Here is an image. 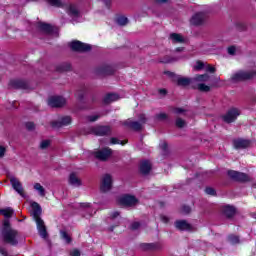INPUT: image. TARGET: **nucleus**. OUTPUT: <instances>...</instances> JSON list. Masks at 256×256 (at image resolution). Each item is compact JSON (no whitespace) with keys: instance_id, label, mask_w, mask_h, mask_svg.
<instances>
[{"instance_id":"f257e3e1","label":"nucleus","mask_w":256,"mask_h":256,"mask_svg":"<svg viewBox=\"0 0 256 256\" xmlns=\"http://www.w3.org/2000/svg\"><path fill=\"white\" fill-rule=\"evenodd\" d=\"M31 215L34 221H36L37 230L40 237L45 239L47 237V228L45 227V222L43 221V219L39 217V215H41V206L39 205V203H31Z\"/></svg>"},{"instance_id":"f03ea898","label":"nucleus","mask_w":256,"mask_h":256,"mask_svg":"<svg viewBox=\"0 0 256 256\" xmlns=\"http://www.w3.org/2000/svg\"><path fill=\"white\" fill-rule=\"evenodd\" d=\"M2 239L5 243L9 245H17L19 241H17L18 233L16 230L11 229V225L9 220H4L3 228L1 229Z\"/></svg>"},{"instance_id":"7ed1b4c3","label":"nucleus","mask_w":256,"mask_h":256,"mask_svg":"<svg viewBox=\"0 0 256 256\" xmlns=\"http://www.w3.org/2000/svg\"><path fill=\"white\" fill-rule=\"evenodd\" d=\"M255 77V71H239L232 75V83H238V81H247V79H252Z\"/></svg>"},{"instance_id":"20e7f679","label":"nucleus","mask_w":256,"mask_h":256,"mask_svg":"<svg viewBox=\"0 0 256 256\" xmlns=\"http://www.w3.org/2000/svg\"><path fill=\"white\" fill-rule=\"evenodd\" d=\"M146 118L144 116V114H142L140 116V122L138 121H133V120H127L125 122V125H127V127H130V129H133L134 131H141V129H143V124L145 123Z\"/></svg>"},{"instance_id":"39448f33","label":"nucleus","mask_w":256,"mask_h":256,"mask_svg":"<svg viewBox=\"0 0 256 256\" xmlns=\"http://www.w3.org/2000/svg\"><path fill=\"white\" fill-rule=\"evenodd\" d=\"M111 187H113V177L109 174H105L102 177L100 189L103 193H107V191H111Z\"/></svg>"},{"instance_id":"423d86ee","label":"nucleus","mask_w":256,"mask_h":256,"mask_svg":"<svg viewBox=\"0 0 256 256\" xmlns=\"http://www.w3.org/2000/svg\"><path fill=\"white\" fill-rule=\"evenodd\" d=\"M69 45L72 51H91V46L89 44L82 43L81 41H72Z\"/></svg>"},{"instance_id":"0eeeda50","label":"nucleus","mask_w":256,"mask_h":256,"mask_svg":"<svg viewBox=\"0 0 256 256\" xmlns=\"http://www.w3.org/2000/svg\"><path fill=\"white\" fill-rule=\"evenodd\" d=\"M241 115V112L237 108H232L223 116L225 123H233L237 117Z\"/></svg>"},{"instance_id":"6e6552de","label":"nucleus","mask_w":256,"mask_h":256,"mask_svg":"<svg viewBox=\"0 0 256 256\" xmlns=\"http://www.w3.org/2000/svg\"><path fill=\"white\" fill-rule=\"evenodd\" d=\"M10 183L14 189V191L18 192V195L21 197H25V192L23 191V185H21V182L16 177L12 176L10 177Z\"/></svg>"},{"instance_id":"1a4fd4ad","label":"nucleus","mask_w":256,"mask_h":256,"mask_svg":"<svg viewBox=\"0 0 256 256\" xmlns=\"http://www.w3.org/2000/svg\"><path fill=\"white\" fill-rule=\"evenodd\" d=\"M66 100L61 96H52L48 99L49 107H63L65 105Z\"/></svg>"},{"instance_id":"9d476101","label":"nucleus","mask_w":256,"mask_h":256,"mask_svg":"<svg viewBox=\"0 0 256 256\" xmlns=\"http://www.w3.org/2000/svg\"><path fill=\"white\" fill-rule=\"evenodd\" d=\"M228 175L231 179H234V181H242V182L249 181V176H247V174L245 173L230 170L228 171Z\"/></svg>"},{"instance_id":"9b49d317","label":"nucleus","mask_w":256,"mask_h":256,"mask_svg":"<svg viewBox=\"0 0 256 256\" xmlns=\"http://www.w3.org/2000/svg\"><path fill=\"white\" fill-rule=\"evenodd\" d=\"M119 202L121 205H125L126 207H133L136 203H138V200L135 198V196L125 195L120 198Z\"/></svg>"},{"instance_id":"f8f14e48","label":"nucleus","mask_w":256,"mask_h":256,"mask_svg":"<svg viewBox=\"0 0 256 256\" xmlns=\"http://www.w3.org/2000/svg\"><path fill=\"white\" fill-rule=\"evenodd\" d=\"M111 153V149L104 148L102 150L96 151L94 153V157H96V159H99V161H107V159L111 157Z\"/></svg>"},{"instance_id":"ddd939ff","label":"nucleus","mask_w":256,"mask_h":256,"mask_svg":"<svg viewBox=\"0 0 256 256\" xmlns=\"http://www.w3.org/2000/svg\"><path fill=\"white\" fill-rule=\"evenodd\" d=\"M204 22H205V13L203 12H198L194 14L190 19L191 25H195V26L203 25Z\"/></svg>"},{"instance_id":"4468645a","label":"nucleus","mask_w":256,"mask_h":256,"mask_svg":"<svg viewBox=\"0 0 256 256\" xmlns=\"http://www.w3.org/2000/svg\"><path fill=\"white\" fill-rule=\"evenodd\" d=\"M111 129L108 126H96L94 128H91L90 133H93V135H107Z\"/></svg>"},{"instance_id":"2eb2a0df","label":"nucleus","mask_w":256,"mask_h":256,"mask_svg":"<svg viewBox=\"0 0 256 256\" xmlns=\"http://www.w3.org/2000/svg\"><path fill=\"white\" fill-rule=\"evenodd\" d=\"M251 145V141L245 140L242 138H238L234 140V147L235 149H247Z\"/></svg>"},{"instance_id":"dca6fc26","label":"nucleus","mask_w":256,"mask_h":256,"mask_svg":"<svg viewBox=\"0 0 256 256\" xmlns=\"http://www.w3.org/2000/svg\"><path fill=\"white\" fill-rule=\"evenodd\" d=\"M151 162L149 160H144L140 163V172L142 175H148L151 172Z\"/></svg>"},{"instance_id":"f3484780","label":"nucleus","mask_w":256,"mask_h":256,"mask_svg":"<svg viewBox=\"0 0 256 256\" xmlns=\"http://www.w3.org/2000/svg\"><path fill=\"white\" fill-rule=\"evenodd\" d=\"M175 227L179 229V231H191V224L187 223L185 220L176 221Z\"/></svg>"},{"instance_id":"a211bd4d","label":"nucleus","mask_w":256,"mask_h":256,"mask_svg":"<svg viewBox=\"0 0 256 256\" xmlns=\"http://www.w3.org/2000/svg\"><path fill=\"white\" fill-rule=\"evenodd\" d=\"M67 125H71V117L69 116L62 117L59 122L52 123V127H67Z\"/></svg>"},{"instance_id":"6ab92c4d","label":"nucleus","mask_w":256,"mask_h":256,"mask_svg":"<svg viewBox=\"0 0 256 256\" xmlns=\"http://www.w3.org/2000/svg\"><path fill=\"white\" fill-rule=\"evenodd\" d=\"M38 28L42 31V33H46L47 35H51L53 31H55V28L49 24H45L43 22L38 24Z\"/></svg>"},{"instance_id":"aec40b11","label":"nucleus","mask_w":256,"mask_h":256,"mask_svg":"<svg viewBox=\"0 0 256 256\" xmlns=\"http://www.w3.org/2000/svg\"><path fill=\"white\" fill-rule=\"evenodd\" d=\"M67 13L72 17V19H77V17H79V9L76 5L70 4L67 7Z\"/></svg>"},{"instance_id":"412c9836","label":"nucleus","mask_w":256,"mask_h":256,"mask_svg":"<svg viewBox=\"0 0 256 256\" xmlns=\"http://www.w3.org/2000/svg\"><path fill=\"white\" fill-rule=\"evenodd\" d=\"M69 183L72 185V187H81V179H79L75 173L70 174Z\"/></svg>"},{"instance_id":"4be33fe9","label":"nucleus","mask_w":256,"mask_h":256,"mask_svg":"<svg viewBox=\"0 0 256 256\" xmlns=\"http://www.w3.org/2000/svg\"><path fill=\"white\" fill-rule=\"evenodd\" d=\"M170 39L172 43H185V37H183V35L178 33L170 34Z\"/></svg>"},{"instance_id":"5701e85b","label":"nucleus","mask_w":256,"mask_h":256,"mask_svg":"<svg viewBox=\"0 0 256 256\" xmlns=\"http://www.w3.org/2000/svg\"><path fill=\"white\" fill-rule=\"evenodd\" d=\"M176 81L177 85H180L181 87H187V85L191 84V79L183 76H178Z\"/></svg>"},{"instance_id":"b1692460","label":"nucleus","mask_w":256,"mask_h":256,"mask_svg":"<svg viewBox=\"0 0 256 256\" xmlns=\"http://www.w3.org/2000/svg\"><path fill=\"white\" fill-rule=\"evenodd\" d=\"M223 213L226 217H233L235 215V207L230 205L224 206Z\"/></svg>"},{"instance_id":"393cba45","label":"nucleus","mask_w":256,"mask_h":256,"mask_svg":"<svg viewBox=\"0 0 256 256\" xmlns=\"http://www.w3.org/2000/svg\"><path fill=\"white\" fill-rule=\"evenodd\" d=\"M209 79H211V76H209V74H201L194 77V81L198 83H206L207 81H209Z\"/></svg>"},{"instance_id":"a878e982","label":"nucleus","mask_w":256,"mask_h":256,"mask_svg":"<svg viewBox=\"0 0 256 256\" xmlns=\"http://www.w3.org/2000/svg\"><path fill=\"white\" fill-rule=\"evenodd\" d=\"M118 99H119V95L108 94L104 97V103H113V101H117Z\"/></svg>"},{"instance_id":"bb28decb","label":"nucleus","mask_w":256,"mask_h":256,"mask_svg":"<svg viewBox=\"0 0 256 256\" xmlns=\"http://www.w3.org/2000/svg\"><path fill=\"white\" fill-rule=\"evenodd\" d=\"M1 213L3 216L6 217V219H9V218L13 217V214L15 213V211L12 208L8 207L6 209H2Z\"/></svg>"},{"instance_id":"cd10ccee","label":"nucleus","mask_w":256,"mask_h":256,"mask_svg":"<svg viewBox=\"0 0 256 256\" xmlns=\"http://www.w3.org/2000/svg\"><path fill=\"white\" fill-rule=\"evenodd\" d=\"M34 189L35 191H38V194L40 195V197H45V188H43L41 184L35 183Z\"/></svg>"},{"instance_id":"c85d7f7f","label":"nucleus","mask_w":256,"mask_h":256,"mask_svg":"<svg viewBox=\"0 0 256 256\" xmlns=\"http://www.w3.org/2000/svg\"><path fill=\"white\" fill-rule=\"evenodd\" d=\"M48 5L52 7H63V2L61 0H44Z\"/></svg>"},{"instance_id":"c756f323","label":"nucleus","mask_w":256,"mask_h":256,"mask_svg":"<svg viewBox=\"0 0 256 256\" xmlns=\"http://www.w3.org/2000/svg\"><path fill=\"white\" fill-rule=\"evenodd\" d=\"M80 207L81 209H86V211H89V217H91L93 215V210H91V204L84 202V203H80Z\"/></svg>"},{"instance_id":"7c9ffc66","label":"nucleus","mask_w":256,"mask_h":256,"mask_svg":"<svg viewBox=\"0 0 256 256\" xmlns=\"http://www.w3.org/2000/svg\"><path fill=\"white\" fill-rule=\"evenodd\" d=\"M116 21L118 25H121V26L127 25V23H129V20L125 16H119Z\"/></svg>"},{"instance_id":"2f4dec72","label":"nucleus","mask_w":256,"mask_h":256,"mask_svg":"<svg viewBox=\"0 0 256 256\" xmlns=\"http://www.w3.org/2000/svg\"><path fill=\"white\" fill-rule=\"evenodd\" d=\"M198 90L203 91L204 93H208V91H211V87H209L208 85H206L204 83H200V84H198Z\"/></svg>"},{"instance_id":"473e14b6","label":"nucleus","mask_w":256,"mask_h":256,"mask_svg":"<svg viewBox=\"0 0 256 256\" xmlns=\"http://www.w3.org/2000/svg\"><path fill=\"white\" fill-rule=\"evenodd\" d=\"M195 71H201V69H205V63L202 61H197L194 66Z\"/></svg>"},{"instance_id":"72a5a7b5","label":"nucleus","mask_w":256,"mask_h":256,"mask_svg":"<svg viewBox=\"0 0 256 256\" xmlns=\"http://www.w3.org/2000/svg\"><path fill=\"white\" fill-rule=\"evenodd\" d=\"M49 145H51L50 140H42L40 142V149H47L49 147Z\"/></svg>"},{"instance_id":"f704fd0d","label":"nucleus","mask_w":256,"mask_h":256,"mask_svg":"<svg viewBox=\"0 0 256 256\" xmlns=\"http://www.w3.org/2000/svg\"><path fill=\"white\" fill-rule=\"evenodd\" d=\"M185 125H187V123L185 122V120L178 118L176 120V126L179 127L180 129H183V127H185Z\"/></svg>"},{"instance_id":"c9c22d12","label":"nucleus","mask_w":256,"mask_h":256,"mask_svg":"<svg viewBox=\"0 0 256 256\" xmlns=\"http://www.w3.org/2000/svg\"><path fill=\"white\" fill-rule=\"evenodd\" d=\"M228 240L232 243V245L239 243V237L235 235H230Z\"/></svg>"},{"instance_id":"e433bc0d","label":"nucleus","mask_w":256,"mask_h":256,"mask_svg":"<svg viewBox=\"0 0 256 256\" xmlns=\"http://www.w3.org/2000/svg\"><path fill=\"white\" fill-rule=\"evenodd\" d=\"M61 237L62 239H64V241H66V243H71V238L69 237L67 232L61 231Z\"/></svg>"},{"instance_id":"4c0bfd02","label":"nucleus","mask_w":256,"mask_h":256,"mask_svg":"<svg viewBox=\"0 0 256 256\" xmlns=\"http://www.w3.org/2000/svg\"><path fill=\"white\" fill-rule=\"evenodd\" d=\"M204 69H205V71H207L208 73H215V71H216L215 67H213V66H211V65H209V64L205 65V66H204Z\"/></svg>"},{"instance_id":"58836bf2","label":"nucleus","mask_w":256,"mask_h":256,"mask_svg":"<svg viewBox=\"0 0 256 256\" xmlns=\"http://www.w3.org/2000/svg\"><path fill=\"white\" fill-rule=\"evenodd\" d=\"M156 119H158L159 121H165V119H167V114L160 113L156 116Z\"/></svg>"},{"instance_id":"ea45409f","label":"nucleus","mask_w":256,"mask_h":256,"mask_svg":"<svg viewBox=\"0 0 256 256\" xmlns=\"http://www.w3.org/2000/svg\"><path fill=\"white\" fill-rule=\"evenodd\" d=\"M155 245L153 244H143L142 245V248L145 250V251H149L151 249H154Z\"/></svg>"},{"instance_id":"a19ab883","label":"nucleus","mask_w":256,"mask_h":256,"mask_svg":"<svg viewBox=\"0 0 256 256\" xmlns=\"http://www.w3.org/2000/svg\"><path fill=\"white\" fill-rule=\"evenodd\" d=\"M26 128L28 131H33V129H35V124L33 122H28L26 123Z\"/></svg>"},{"instance_id":"79ce46f5","label":"nucleus","mask_w":256,"mask_h":256,"mask_svg":"<svg viewBox=\"0 0 256 256\" xmlns=\"http://www.w3.org/2000/svg\"><path fill=\"white\" fill-rule=\"evenodd\" d=\"M205 193L207 195H215V189L211 188V187H208L205 189Z\"/></svg>"},{"instance_id":"37998d69","label":"nucleus","mask_w":256,"mask_h":256,"mask_svg":"<svg viewBox=\"0 0 256 256\" xmlns=\"http://www.w3.org/2000/svg\"><path fill=\"white\" fill-rule=\"evenodd\" d=\"M174 113L176 115H181V114L185 113V109H183V108H175L174 109Z\"/></svg>"},{"instance_id":"c03bdc74","label":"nucleus","mask_w":256,"mask_h":256,"mask_svg":"<svg viewBox=\"0 0 256 256\" xmlns=\"http://www.w3.org/2000/svg\"><path fill=\"white\" fill-rule=\"evenodd\" d=\"M182 213H184L185 215H187V213H191V207L183 206L182 207Z\"/></svg>"},{"instance_id":"a18cd8bd","label":"nucleus","mask_w":256,"mask_h":256,"mask_svg":"<svg viewBox=\"0 0 256 256\" xmlns=\"http://www.w3.org/2000/svg\"><path fill=\"white\" fill-rule=\"evenodd\" d=\"M117 217H119V212H113L110 217L109 220L110 221H114L115 219H117Z\"/></svg>"},{"instance_id":"49530a36","label":"nucleus","mask_w":256,"mask_h":256,"mask_svg":"<svg viewBox=\"0 0 256 256\" xmlns=\"http://www.w3.org/2000/svg\"><path fill=\"white\" fill-rule=\"evenodd\" d=\"M235 51H237V49L235 48V46H230V47H228V53H229V55H235Z\"/></svg>"},{"instance_id":"de8ad7c7","label":"nucleus","mask_w":256,"mask_h":256,"mask_svg":"<svg viewBox=\"0 0 256 256\" xmlns=\"http://www.w3.org/2000/svg\"><path fill=\"white\" fill-rule=\"evenodd\" d=\"M99 119V115H92L88 117V121H91L92 123L97 121Z\"/></svg>"},{"instance_id":"09e8293b","label":"nucleus","mask_w":256,"mask_h":256,"mask_svg":"<svg viewBox=\"0 0 256 256\" xmlns=\"http://www.w3.org/2000/svg\"><path fill=\"white\" fill-rule=\"evenodd\" d=\"M139 227H141V224L139 222H134L131 225V229L133 230L139 229Z\"/></svg>"},{"instance_id":"8fccbe9b","label":"nucleus","mask_w":256,"mask_h":256,"mask_svg":"<svg viewBox=\"0 0 256 256\" xmlns=\"http://www.w3.org/2000/svg\"><path fill=\"white\" fill-rule=\"evenodd\" d=\"M70 256H81V252L79 250L75 249L70 252Z\"/></svg>"},{"instance_id":"3c124183","label":"nucleus","mask_w":256,"mask_h":256,"mask_svg":"<svg viewBox=\"0 0 256 256\" xmlns=\"http://www.w3.org/2000/svg\"><path fill=\"white\" fill-rule=\"evenodd\" d=\"M110 143L112 145H119L121 142L117 138H111Z\"/></svg>"},{"instance_id":"603ef678","label":"nucleus","mask_w":256,"mask_h":256,"mask_svg":"<svg viewBox=\"0 0 256 256\" xmlns=\"http://www.w3.org/2000/svg\"><path fill=\"white\" fill-rule=\"evenodd\" d=\"M173 61H177L175 58H168L166 60H162V63H173Z\"/></svg>"},{"instance_id":"864d4df0","label":"nucleus","mask_w":256,"mask_h":256,"mask_svg":"<svg viewBox=\"0 0 256 256\" xmlns=\"http://www.w3.org/2000/svg\"><path fill=\"white\" fill-rule=\"evenodd\" d=\"M160 219H161V221H163V223H168L169 222V218L165 215H161Z\"/></svg>"},{"instance_id":"5fc2aeb1","label":"nucleus","mask_w":256,"mask_h":256,"mask_svg":"<svg viewBox=\"0 0 256 256\" xmlns=\"http://www.w3.org/2000/svg\"><path fill=\"white\" fill-rule=\"evenodd\" d=\"M0 253H1V255H3V256H8L7 249H5L4 247H1V248H0Z\"/></svg>"},{"instance_id":"6e6d98bb","label":"nucleus","mask_w":256,"mask_h":256,"mask_svg":"<svg viewBox=\"0 0 256 256\" xmlns=\"http://www.w3.org/2000/svg\"><path fill=\"white\" fill-rule=\"evenodd\" d=\"M160 147H161V149H162L163 151H167V142H162V143L160 144Z\"/></svg>"},{"instance_id":"4d7b16f0","label":"nucleus","mask_w":256,"mask_h":256,"mask_svg":"<svg viewBox=\"0 0 256 256\" xmlns=\"http://www.w3.org/2000/svg\"><path fill=\"white\" fill-rule=\"evenodd\" d=\"M5 155V147L0 146V157H3Z\"/></svg>"},{"instance_id":"13d9d810","label":"nucleus","mask_w":256,"mask_h":256,"mask_svg":"<svg viewBox=\"0 0 256 256\" xmlns=\"http://www.w3.org/2000/svg\"><path fill=\"white\" fill-rule=\"evenodd\" d=\"M12 85L14 86V87H21V85L19 84V81H13L12 82Z\"/></svg>"},{"instance_id":"bf43d9fd","label":"nucleus","mask_w":256,"mask_h":256,"mask_svg":"<svg viewBox=\"0 0 256 256\" xmlns=\"http://www.w3.org/2000/svg\"><path fill=\"white\" fill-rule=\"evenodd\" d=\"M104 3L106 7H111V0H105Z\"/></svg>"},{"instance_id":"052dcab7","label":"nucleus","mask_w":256,"mask_h":256,"mask_svg":"<svg viewBox=\"0 0 256 256\" xmlns=\"http://www.w3.org/2000/svg\"><path fill=\"white\" fill-rule=\"evenodd\" d=\"M156 3H167V0H155Z\"/></svg>"},{"instance_id":"680f3d73","label":"nucleus","mask_w":256,"mask_h":256,"mask_svg":"<svg viewBox=\"0 0 256 256\" xmlns=\"http://www.w3.org/2000/svg\"><path fill=\"white\" fill-rule=\"evenodd\" d=\"M166 75H169V77H173L175 74H173L172 72H166Z\"/></svg>"},{"instance_id":"e2e57ef3","label":"nucleus","mask_w":256,"mask_h":256,"mask_svg":"<svg viewBox=\"0 0 256 256\" xmlns=\"http://www.w3.org/2000/svg\"><path fill=\"white\" fill-rule=\"evenodd\" d=\"M115 229V226H111L110 228H109V231H113Z\"/></svg>"},{"instance_id":"0e129e2a","label":"nucleus","mask_w":256,"mask_h":256,"mask_svg":"<svg viewBox=\"0 0 256 256\" xmlns=\"http://www.w3.org/2000/svg\"><path fill=\"white\" fill-rule=\"evenodd\" d=\"M176 51H183V48H177Z\"/></svg>"},{"instance_id":"69168bd1","label":"nucleus","mask_w":256,"mask_h":256,"mask_svg":"<svg viewBox=\"0 0 256 256\" xmlns=\"http://www.w3.org/2000/svg\"><path fill=\"white\" fill-rule=\"evenodd\" d=\"M252 217H254V219H256V213L252 214Z\"/></svg>"},{"instance_id":"338daca9","label":"nucleus","mask_w":256,"mask_h":256,"mask_svg":"<svg viewBox=\"0 0 256 256\" xmlns=\"http://www.w3.org/2000/svg\"><path fill=\"white\" fill-rule=\"evenodd\" d=\"M161 93H166L165 90H161Z\"/></svg>"},{"instance_id":"774afa93","label":"nucleus","mask_w":256,"mask_h":256,"mask_svg":"<svg viewBox=\"0 0 256 256\" xmlns=\"http://www.w3.org/2000/svg\"><path fill=\"white\" fill-rule=\"evenodd\" d=\"M1 211H3V209H0V213H1Z\"/></svg>"}]
</instances>
